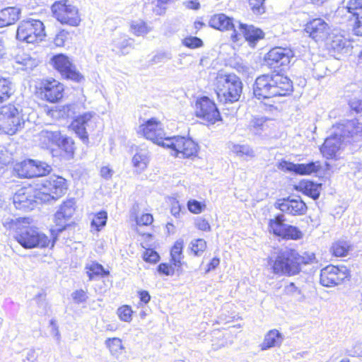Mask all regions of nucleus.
<instances>
[{"mask_svg": "<svg viewBox=\"0 0 362 362\" xmlns=\"http://www.w3.org/2000/svg\"><path fill=\"white\" fill-rule=\"evenodd\" d=\"M182 43L184 46L190 49H196L203 46V42L200 38L192 36L184 38Z\"/></svg>", "mask_w": 362, "mask_h": 362, "instance_id": "44", "label": "nucleus"}, {"mask_svg": "<svg viewBox=\"0 0 362 362\" xmlns=\"http://www.w3.org/2000/svg\"><path fill=\"white\" fill-rule=\"evenodd\" d=\"M239 21H235L223 13L214 15L209 20V24L211 28L224 31L231 30L234 34V30H238Z\"/></svg>", "mask_w": 362, "mask_h": 362, "instance_id": "25", "label": "nucleus"}, {"mask_svg": "<svg viewBox=\"0 0 362 362\" xmlns=\"http://www.w3.org/2000/svg\"><path fill=\"white\" fill-rule=\"evenodd\" d=\"M86 274L89 281L97 280L101 276L107 275L104 267L95 262L87 264L86 266Z\"/></svg>", "mask_w": 362, "mask_h": 362, "instance_id": "34", "label": "nucleus"}, {"mask_svg": "<svg viewBox=\"0 0 362 362\" xmlns=\"http://www.w3.org/2000/svg\"><path fill=\"white\" fill-rule=\"evenodd\" d=\"M69 33L62 30L56 35L54 38V44L57 47H64L65 45V42L69 40Z\"/></svg>", "mask_w": 362, "mask_h": 362, "instance_id": "48", "label": "nucleus"}, {"mask_svg": "<svg viewBox=\"0 0 362 362\" xmlns=\"http://www.w3.org/2000/svg\"><path fill=\"white\" fill-rule=\"evenodd\" d=\"M351 247L349 242L346 240V238H341L337 241L334 242L331 249H349Z\"/></svg>", "mask_w": 362, "mask_h": 362, "instance_id": "56", "label": "nucleus"}, {"mask_svg": "<svg viewBox=\"0 0 362 362\" xmlns=\"http://www.w3.org/2000/svg\"><path fill=\"white\" fill-rule=\"evenodd\" d=\"M299 188L305 194L312 197L313 199H318L320 196V185L315 184L311 181L300 182Z\"/></svg>", "mask_w": 362, "mask_h": 362, "instance_id": "36", "label": "nucleus"}, {"mask_svg": "<svg viewBox=\"0 0 362 362\" xmlns=\"http://www.w3.org/2000/svg\"><path fill=\"white\" fill-rule=\"evenodd\" d=\"M284 291L286 295L296 297L298 296L301 295L300 289L296 286L294 283L292 282L284 287Z\"/></svg>", "mask_w": 362, "mask_h": 362, "instance_id": "53", "label": "nucleus"}, {"mask_svg": "<svg viewBox=\"0 0 362 362\" xmlns=\"http://www.w3.org/2000/svg\"><path fill=\"white\" fill-rule=\"evenodd\" d=\"M29 218H21L18 219H6L3 224L4 226L9 230H15L16 240L23 247L32 249L33 247H47L51 245L54 247V242L38 228L30 226V221Z\"/></svg>", "mask_w": 362, "mask_h": 362, "instance_id": "1", "label": "nucleus"}, {"mask_svg": "<svg viewBox=\"0 0 362 362\" xmlns=\"http://www.w3.org/2000/svg\"><path fill=\"white\" fill-rule=\"evenodd\" d=\"M93 117V113L86 112L77 117L71 124L73 129L83 142L88 139V129L91 126Z\"/></svg>", "mask_w": 362, "mask_h": 362, "instance_id": "24", "label": "nucleus"}, {"mask_svg": "<svg viewBox=\"0 0 362 362\" xmlns=\"http://www.w3.org/2000/svg\"><path fill=\"white\" fill-rule=\"evenodd\" d=\"M229 148L233 153L238 157L252 158L255 156L254 150L248 145L230 144L229 145Z\"/></svg>", "mask_w": 362, "mask_h": 362, "instance_id": "35", "label": "nucleus"}, {"mask_svg": "<svg viewBox=\"0 0 362 362\" xmlns=\"http://www.w3.org/2000/svg\"><path fill=\"white\" fill-rule=\"evenodd\" d=\"M170 58L171 57L170 56V54L167 53H160L154 56L152 61L154 64H158L163 62L164 60L170 59Z\"/></svg>", "mask_w": 362, "mask_h": 362, "instance_id": "60", "label": "nucleus"}, {"mask_svg": "<svg viewBox=\"0 0 362 362\" xmlns=\"http://www.w3.org/2000/svg\"><path fill=\"white\" fill-rule=\"evenodd\" d=\"M62 137L58 129H45L40 133V139L47 147L52 145L57 146Z\"/></svg>", "mask_w": 362, "mask_h": 362, "instance_id": "33", "label": "nucleus"}, {"mask_svg": "<svg viewBox=\"0 0 362 362\" xmlns=\"http://www.w3.org/2000/svg\"><path fill=\"white\" fill-rule=\"evenodd\" d=\"M51 61L54 67L64 78L76 82H80L83 78V76L76 71V67L71 63L66 55L63 54L55 55L52 58Z\"/></svg>", "mask_w": 362, "mask_h": 362, "instance_id": "14", "label": "nucleus"}, {"mask_svg": "<svg viewBox=\"0 0 362 362\" xmlns=\"http://www.w3.org/2000/svg\"><path fill=\"white\" fill-rule=\"evenodd\" d=\"M39 90L42 99L54 103L62 98L64 88L62 83L52 78L42 81Z\"/></svg>", "mask_w": 362, "mask_h": 362, "instance_id": "13", "label": "nucleus"}, {"mask_svg": "<svg viewBox=\"0 0 362 362\" xmlns=\"http://www.w3.org/2000/svg\"><path fill=\"white\" fill-rule=\"evenodd\" d=\"M76 211V202L74 199H69L64 202L54 215L56 230L62 232L69 225Z\"/></svg>", "mask_w": 362, "mask_h": 362, "instance_id": "17", "label": "nucleus"}, {"mask_svg": "<svg viewBox=\"0 0 362 362\" xmlns=\"http://www.w3.org/2000/svg\"><path fill=\"white\" fill-rule=\"evenodd\" d=\"M303 236L302 232L296 226L287 225L284 234L281 238L285 239L298 240Z\"/></svg>", "mask_w": 362, "mask_h": 362, "instance_id": "41", "label": "nucleus"}, {"mask_svg": "<svg viewBox=\"0 0 362 362\" xmlns=\"http://www.w3.org/2000/svg\"><path fill=\"white\" fill-rule=\"evenodd\" d=\"M265 0H249V4L254 13L261 14L264 13V6Z\"/></svg>", "mask_w": 362, "mask_h": 362, "instance_id": "49", "label": "nucleus"}, {"mask_svg": "<svg viewBox=\"0 0 362 362\" xmlns=\"http://www.w3.org/2000/svg\"><path fill=\"white\" fill-rule=\"evenodd\" d=\"M186 6L191 9H198L199 8V3L197 1H189L186 2Z\"/></svg>", "mask_w": 362, "mask_h": 362, "instance_id": "64", "label": "nucleus"}, {"mask_svg": "<svg viewBox=\"0 0 362 362\" xmlns=\"http://www.w3.org/2000/svg\"><path fill=\"white\" fill-rule=\"evenodd\" d=\"M268 120V119L264 117L253 118L250 122V131L256 135H261L262 132L268 129L267 123Z\"/></svg>", "mask_w": 362, "mask_h": 362, "instance_id": "37", "label": "nucleus"}, {"mask_svg": "<svg viewBox=\"0 0 362 362\" xmlns=\"http://www.w3.org/2000/svg\"><path fill=\"white\" fill-rule=\"evenodd\" d=\"M143 258L146 262L156 263L159 260L160 256L156 250H145Z\"/></svg>", "mask_w": 362, "mask_h": 362, "instance_id": "52", "label": "nucleus"}, {"mask_svg": "<svg viewBox=\"0 0 362 362\" xmlns=\"http://www.w3.org/2000/svg\"><path fill=\"white\" fill-rule=\"evenodd\" d=\"M345 9L349 14V18H354L353 30L355 35L362 36V0H348L344 2Z\"/></svg>", "mask_w": 362, "mask_h": 362, "instance_id": "20", "label": "nucleus"}, {"mask_svg": "<svg viewBox=\"0 0 362 362\" xmlns=\"http://www.w3.org/2000/svg\"><path fill=\"white\" fill-rule=\"evenodd\" d=\"M196 227L203 231H210L211 226L208 221L202 217H198L195 219Z\"/></svg>", "mask_w": 362, "mask_h": 362, "instance_id": "55", "label": "nucleus"}, {"mask_svg": "<svg viewBox=\"0 0 362 362\" xmlns=\"http://www.w3.org/2000/svg\"><path fill=\"white\" fill-rule=\"evenodd\" d=\"M105 345L112 355H117L122 349V341L119 338H108L105 341Z\"/></svg>", "mask_w": 362, "mask_h": 362, "instance_id": "40", "label": "nucleus"}, {"mask_svg": "<svg viewBox=\"0 0 362 362\" xmlns=\"http://www.w3.org/2000/svg\"><path fill=\"white\" fill-rule=\"evenodd\" d=\"M187 206L190 212L197 214L203 211L205 205L202 204L201 202L197 200H189L187 203Z\"/></svg>", "mask_w": 362, "mask_h": 362, "instance_id": "51", "label": "nucleus"}, {"mask_svg": "<svg viewBox=\"0 0 362 362\" xmlns=\"http://www.w3.org/2000/svg\"><path fill=\"white\" fill-rule=\"evenodd\" d=\"M350 273L344 266L328 265L320 271V284L325 287H334L349 279Z\"/></svg>", "mask_w": 362, "mask_h": 362, "instance_id": "10", "label": "nucleus"}, {"mask_svg": "<svg viewBox=\"0 0 362 362\" xmlns=\"http://www.w3.org/2000/svg\"><path fill=\"white\" fill-rule=\"evenodd\" d=\"M320 164L318 161L310 162L307 164H296L287 160H281L279 164V168L284 171L293 172L300 175H310L317 173L320 169Z\"/></svg>", "mask_w": 362, "mask_h": 362, "instance_id": "21", "label": "nucleus"}, {"mask_svg": "<svg viewBox=\"0 0 362 362\" xmlns=\"http://www.w3.org/2000/svg\"><path fill=\"white\" fill-rule=\"evenodd\" d=\"M14 170L20 177L30 178L36 176V173L33 170H36L34 160L30 159L17 163Z\"/></svg>", "mask_w": 362, "mask_h": 362, "instance_id": "31", "label": "nucleus"}, {"mask_svg": "<svg viewBox=\"0 0 362 362\" xmlns=\"http://www.w3.org/2000/svg\"><path fill=\"white\" fill-rule=\"evenodd\" d=\"M334 126L337 133L342 134L346 143L362 139V123L358 119L344 120Z\"/></svg>", "mask_w": 362, "mask_h": 362, "instance_id": "12", "label": "nucleus"}, {"mask_svg": "<svg viewBox=\"0 0 362 362\" xmlns=\"http://www.w3.org/2000/svg\"><path fill=\"white\" fill-rule=\"evenodd\" d=\"M292 82L279 73L263 74L258 76L253 85V93L259 100L276 96H284L292 90Z\"/></svg>", "mask_w": 362, "mask_h": 362, "instance_id": "3", "label": "nucleus"}, {"mask_svg": "<svg viewBox=\"0 0 362 362\" xmlns=\"http://www.w3.org/2000/svg\"><path fill=\"white\" fill-rule=\"evenodd\" d=\"M346 144L342 134L337 133L336 127L334 125L330 136L325 139L320 151L324 157L331 159L336 156L337 152L344 148Z\"/></svg>", "mask_w": 362, "mask_h": 362, "instance_id": "15", "label": "nucleus"}, {"mask_svg": "<svg viewBox=\"0 0 362 362\" xmlns=\"http://www.w3.org/2000/svg\"><path fill=\"white\" fill-rule=\"evenodd\" d=\"M170 255L172 264H160L158 267L159 274L172 276L174 274L175 269H178L181 267L182 250H170Z\"/></svg>", "mask_w": 362, "mask_h": 362, "instance_id": "27", "label": "nucleus"}, {"mask_svg": "<svg viewBox=\"0 0 362 362\" xmlns=\"http://www.w3.org/2000/svg\"><path fill=\"white\" fill-rule=\"evenodd\" d=\"M21 14V9L16 7H7L0 11V28L11 25L16 22Z\"/></svg>", "mask_w": 362, "mask_h": 362, "instance_id": "28", "label": "nucleus"}, {"mask_svg": "<svg viewBox=\"0 0 362 362\" xmlns=\"http://www.w3.org/2000/svg\"><path fill=\"white\" fill-rule=\"evenodd\" d=\"M274 206L284 213L292 216H301L306 213L307 206L305 203L299 197L278 199Z\"/></svg>", "mask_w": 362, "mask_h": 362, "instance_id": "19", "label": "nucleus"}, {"mask_svg": "<svg viewBox=\"0 0 362 362\" xmlns=\"http://www.w3.org/2000/svg\"><path fill=\"white\" fill-rule=\"evenodd\" d=\"M195 114L197 117L214 124L220 118V113L215 103L207 97H202L197 100Z\"/></svg>", "mask_w": 362, "mask_h": 362, "instance_id": "11", "label": "nucleus"}, {"mask_svg": "<svg viewBox=\"0 0 362 362\" xmlns=\"http://www.w3.org/2000/svg\"><path fill=\"white\" fill-rule=\"evenodd\" d=\"M305 31L315 41H322L327 37L329 33V27L323 19L315 18L305 25Z\"/></svg>", "mask_w": 362, "mask_h": 362, "instance_id": "22", "label": "nucleus"}, {"mask_svg": "<svg viewBox=\"0 0 362 362\" xmlns=\"http://www.w3.org/2000/svg\"><path fill=\"white\" fill-rule=\"evenodd\" d=\"M25 122L21 109L11 104L0 107V130L3 132L13 135L23 127Z\"/></svg>", "mask_w": 362, "mask_h": 362, "instance_id": "5", "label": "nucleus"}, {"mask_svg": "<svg viewBox=\"0 0 362 362\" xmlns=\"http://www.w3.org/2000/svg\"><path fill=\"white\" fill-rule=\"evenodd\" d=\"M142 135L146 139L152 141L159 146H164L165 133L162 127V124L154 119H151L145 124L140 127Z\"/></svg>", "mask_w": 362, "mask_h": 362, "instance_id": "16", "label": "nucleus"}, {"mask_svg": "<svg viewBox=\"0 0 362 362\" xmlns=\"http://www.w3.org/2000/svg\"><path fill=\"white\" fill-rule=\"evenodd\" d=\"M67 189L66 180L62 177L52 175L41 181L38 187V195L41 202L57 199L64 194Z\"/></svg>", "mask_w": 362, "mask_h": 362, "instance_id": "6", "label": "nucleus"}, {"mask_svg": "<svg viewBox=\"0 0 362 362\" xmlns=\"http://www.w3.org/2000/svg\"><path fill=\"white\" fill-rule=\"evenodd\" d=\"M153 218L151 214H145L137 218V226H148L153 223Z\"/></svg>", "mask_w": 362, "mask_h": 362, "instance_id": "57", "label": "nucleus"}, {"mask_svg": "<svg viewBox=\"0 0 362 362\" xmlns=\"http://www.w3.org/2000/svg\"><path fill=\"white\" fill-rule=\"evenodd\" d=\"M14 60L16 64L21 66L20 69L26 71L33 70L39 63V61L36 57H32L29 54L22 51L16 54Z\"/></svg>", "mask_w": 362, "mask_h": 362, "instance_id": "30", "label": "nucleus"}, {"mask_svg": "<svg viewBox=\"0 0 362 362\" xmlns=\"http://www.w3.org/2000/svg\"><path fill=\"white\" fill-rule=\"evenodd\" d=\"M163 147L170 148L172 156L180 158L196 157L199 149L198 144L193 140L179 136L165 139Z\"/></svg>", "mask_w": 362, "mask_h": 362, "instance_id": "8", "label": "nucleus"}, {"mask_svg": "<svg viewBox=\"0 0 362 362\" xmlns=\"http://www.w3.org/2000/svg\"><path fill=\"white\" fill-rule=\"evenodd\" d=\"M218 99L223 103H233L239 100L243 90V83L234 74L218 72L215 80Z\"/></svg>", "mask_w": 362, "mask_h": 362, "instance_id": "4", "label": "nucleus"}, {"mask_svg": "<svg viewBox=\"0 0 362 362\" xmlns=\"http://www.w3.org/2000/svg\"><path fill=\"white\" fill-rule=\"evenodd\" d=\"M30 191L19 190L13 197V204L16 209L23 210H32L35 204L40 200L38 192L33 196L30 194Z\"/></svg>", "mask_w": 362, "mask_h": 362, "instance_id": "26", "label": "nucleus"}, {"mask_svg": "<svg viewBox=\"0 0 362 362\" xmlns=\"http://www.w3.org/2000/svg\"><path fill=\"white\" fill-rule=\"evenodd\" d=\"M71 297L74 302L76 303H83L88 298L86 292L83 289L76 290L74 292H73L71 294Z\"/></svg>", "mask_w": 362, "mask_h": 362, "instance_id": "54", "label": "nucleus"}, {"mask_svg": "<svg viewBox=\"0 0 362 362\" xmlns=\"http://www.w3.org/2000/svg\"><path fill=\"white\" fill-rule=\"evenodd\" d=\"M293 57L292 50L280 47L272 49L267 54L265 60L271 68H279L287 66Z\"/></svg>", "mask_w": 362, "mask_h": 362, "instance_id": "18", "label": "nucleus"}, {"mask_svg": "<svg viewBox=\"0 0 362 362\" xmlns=\"http://www.w3.org/2000/svg\"><path fill=\"white\" fill-rule=\"evenodd\" d=\"M107 213L105 211H100L94 214L91 221V230L97 232L100 231L106 226Z\"/></svg>", "mask_w": 362, "mask_h": 362, "instance_id": "39", "label": "nucleus"}, {"mask_svg": "<svg viewBox=\"0 0 362 362\" xmlns=\"http://www.w3.org/2000/svg\"><path fill=\"white\" fill-rule=\"evenodd\" d=\"M117 314L121 320L129 322L132 319L133 310L129 305H122L117 309Z\"/></svg>", "mask_w": 362, "mask_h": 362, "instance_id": "42", "label": "nucleus"}, {"mask_svg": "<svg viewBox=\"0 0 362 362\" xmlns=\"http://www.w3.org/2000/svg\"><path fill=\"white\" fill-rule=\"evenodd\" d=\"M219 263H220L219 259L216 258V257L213 258L211 260L210 263L208 264V268H207L206 272H209L210 271L215 269L219 265Z\"/></svg>", "mask_w": 362, "mask_h": 362, "instance_id": "63", "label": "nucleus"}, {"mask_svg": "<svg viewBox=\"0 0 362 362\" xmlns=\"http://www.w3.org/2000/svg\"><path fill=\"white\" fill-rule=\"evenodd\" d=\"M113 171L107 166H104L100 169V175L105 179H109L112 176Z\"/></svg>", "mask_w": 362, "mask_h": 362, "instance_id": "61", "label": "nucleus"}, {"mask_svg": "<svg viewBox=\"0 0 362 362\" xmlns=\"http://www.w3.org/2000/svg\"><path fill=\"white\" fill-rule=\"evenodd\" d=\"M238 30H234V34H231V39L233 42L238 41L240 37L243 35L246 40L255 42L263 37L264 33L262 30L241 23H238Z\"/></svg>", "mask_w": 362, "mask_h": 362, "instance_id": "23", "label": "nucleus"}, {"mask_svg": "<svg viewBox=\"0 0 362 362\" xmlns=\"http://www.w3.org/2000/svg\"><path fill=\"white\" fill-rule=\"evenodd\" d=\"M45 37V25L39 20L22 21L17 28L16 39L26 43H37Z\"/></svg>", "mask_w": 362, "mask_h": 362, "instance_id": "7", "label": "nucleus"}, {"mask_svg": "<svg viewBox=\"0 0 362 362\" xmlns=\"http://www.w3.org/2000/svg\"><path fill=\"white\" fill-rule=\"evenodd\" d=\"M150 30L146 23L143 21L137 23V35L146 34Z\"/></svg>", "mask_w": 362, "mask_h": 362, "instance_id": "59", "label": "nucleus"}, {"mask_svg": "<svg viewBox=\"0 0 362 362\" xmlns=\"http://www.w3.org/2000/svg\"><path fill=\"white\" fill-rule=\"evenodd\" d=\"M314 262H316V257L312 250H285L274 260L269 257L268 261L275 274L286 276L297 274L300 271L301 264Z\"/></svg>", "mask_w": 362, "mask_h": 362, "instance_id": "2", "label": "nucleus"}, {"mask_svg": "<svg viewBox=\"0 0 362 362\" xmlns=\"http://www.w3.org/2000/svg\"><path fill=\"white\" fill-rule=\"evenodd\" d=\"M139 296L140 298V301L144 303H147L150 299L151 296L148 291H141L139 292Z\"/></svg>", "mask_w": 362, "mask_h": 362, "instance_id": "62", "label": "nucleus"}, {"mask_svg": "<svg viewBox=\"0 0 362 362\" xmlns=\"http://www.w3.org/2000/svg\"><path fill=\"white\" fill-rule=\"evenodd\" d=\"M148 163V152L145 150L137 151V170H144Z\"/></svg>", "mask_w": 362, "mask_h": 362, "instance_id": "43", "label": "nucleus"}, {"mask_svg": "<svg viewBox=\"0 0 362 362\" xmlns=\"http://www.w3.org/2000/svg\"><path fill=\"white\" fill-rule=\"evenodd\" d=\"M67 2V0L55 2L52 6L53 15L62 24L77 26L81 22L78 9Z\"/></svg>", "mask_w": 362, "mask_h": 362, "instance_id": "9", "label": "nucleus"}, {"mask_svg": "<svg viewBox=\"0 0 362 362\" xmlns=\"http://www.w3.org/2000/svg\"><path fill=\"white\" fill-rule=\"evenodd\" d=\"M283 339V335L277 329H272L264 336V341L260 344V349L262 351H265L272 347L279 346Z\"/></svg>", "mask_w": 362, "mask_h": 362, "instance_id": "29", "label": "nucleus"}, {"mask_svg": "<svg viewBox=\"0 0 362 362\" xmlns=\"http://www.w3.org/2000/svg\"><path fill=\"white\" fill-rule=\"evenodd\" d=\"M285 221L286 218L284 214H278L274 218L269 219L268 225L269 231L275 235L282 237L287 226Z\"/></svg>", "mask_w": 362, "mask_h": 362, "instance_id": "32", "label": "nucleus"}, {"mask_svg": "<svg viewBox=\"0 0 362 362\" xmlns=\"http://www.w3.org/2000/svg\"><path fill=\"white\" fill-rule=\"evenodd\" d=\"M35 166L36 170H33L36 173L35 177L45 176L52 170V167L46 163L35 160Z\"/></svg>", "mask_w": 362, "mask_h": 362, "instance_id": "45", "label": "nucleus"}, {"mask_svg": "<svg viewBox=\"0 0 362 362\" xmlns=\"http://www.w3.org/2000/svg\"><path fill=\"white\" fill-rule=\"evenodd\" d=\"M13 93L12 83L6 78L0 77V103H2Z\"/></svg>", "mask_w": 362, "mask_h": 362, "instance_id": "38", "label": "nucleus"}, {"mask_svg": "<svg viewBox=\"0 0 362 362\" xmlns=\"http://www.w3.org/2000/svg\"><path fill=\"white\" fill-rule=\"evenodd\" d=\"M191 249H204L206 247V243L204 239H196L191 242Z\"/></svg>", "mask_w": 362, "mask_h": 362, "instance_id": "58", "label": "nucleus"}, {"mask_svg": "<svg viewBox=\"0 0 362 362\" xmlns=\"http://www.w3.org/2000/svg\"><path fill=\"white\" fill-rule=\"evenodd\" d=\"M74 141L71 138L62 136L57 146L59 147L68 153L74 152Z\"/></svg>", "mask_w": 362, "mask_h": 362, "instance_id": "47", "label": "nucleus"}, {"mask_svg": "<svg viewBox=\"0 0 362 362\" xmlns=\"http://www.w3.org/2000/svg\"><path fill=\"white\" fill-rule=\"evenodd\" d=\"M172 0H156L155 6L153 8V12L158 16L165 13L166 10V5Z\"/></svg>", "mask_w": 362, "mask_h": 362, "instance_id": "50", "label": "nucleus"}, {"mask_svg": "<svg viewBox=\"0 0 362 362\" xmlns=\"http://www.w3.org/2000/svg\"><path fill=\"white\" fill-rule=\"evenodd\" d=\"M134 40L132 39H127L124 35H121L119 37L113 40V44L116 48L119 49L122 53L124 52V49L131 44Z\"/></svg>", "mask_w": 362, "mask_h": 362, "instance_id": "46", "label": "nucleus"}]
</instances>
